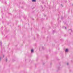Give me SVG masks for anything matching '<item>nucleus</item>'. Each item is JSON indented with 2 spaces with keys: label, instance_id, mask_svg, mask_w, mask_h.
<instances>
[{
  "label": "nucleus",
  "instance_id": "nucleus-1",
  "mask_svg": "<svg viewBox=\"0 0 73 73\" xmlns=\"http://www.w3.org/2000/svg\"><path fill=\"white\" fill-rule=\"evenodd\" d=\"M32 1L33 2H35L36 1V0H32Z\"/></svg>",
  "mask_w": 73,
  "mask_h": 73
},
{
  "label": "nucleus",
  "instance_id": "nucleus-2",
  "mask_svg": "<svg viewBox=\"0 0 73 73\" xmlns=\"http://www.w3.org/2000/svg\"><path fill=\"white\" fill-rule=\"evenodd\" d=\"M65 51L66 52H67L68 51V49H66Z\"/></svg>",
  "mask_w": 73,
  "mask_h": 73
},
{
  "label": "nucleus",
  "instance_id": "nucleus-3",
  "mask_svg": "<svg viewBox=\"0 0 73 73\" xmlns=\"http://www.w3.org/2000/svg\"><path fill=\"white\" fill-rule=\"evenodd\" d=\"M31 51L32 52H33V50H31Z\"/></svg>",
  "mask_w": 73,
  "mask_h": 73
},
{
  "label": "nucleus",
  "instance_id": "nucleus-4",
  "mask_svg": "<svg viewBox=\"0 0 73 73\" xmlns=\"http://www.w3.org/2000/svg\"><path fill=\"white\" fill-rule=\"evenodd\" d=\"M67 64V65H68V64Z\"/></svg>",
  "mask_w": 73,
  "mask_h": 73
}]
</instances>
